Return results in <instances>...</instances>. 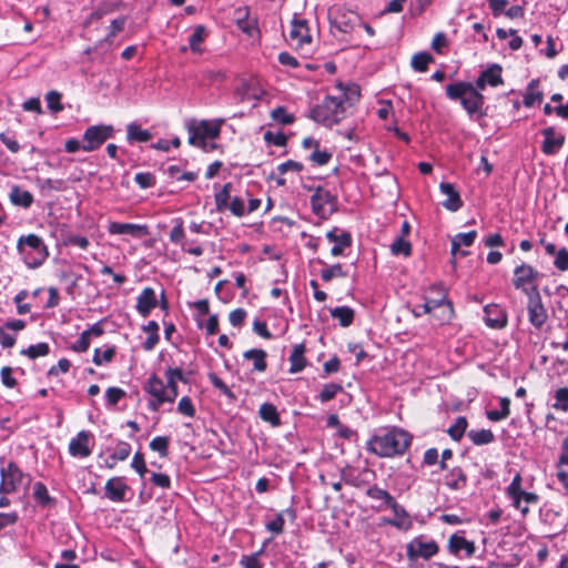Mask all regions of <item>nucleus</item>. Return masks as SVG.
<instances>
[{
  "mask_svg": "<svg viewBox=\"0 0 568 568\" xmlns=\"http://www.w3.org/2000/svg\"><path fill=\"white\" fill-rule=\"evenodd\" d=\"M486 85L489 84L479 74L475 84L466 81L448 83L445 92L449 100L460 102L470 119L479 120L487 115L484 110L485 97L480 92Z\"/></svg>",
  "mask_w": 568,
  "mask_h": 568,
  "instance_id": "f257e3e1",
  "label": "nucleus"
},
{
  "mask_svg": "<svg viewBox=\"0 0 568 568\" xmlns=\"http://www.w3.org/2000/svg\"><path fill=\"white\" fill-rule=\"evenodd\" d=\"M413 436L403 428L393 427L374 435L367 442V450L379 457L402 456L412 444Z\"/></svg>",
  "mask_w": 568,
  "mask_h": 568,
  "instance_id": "f03ea898",
  "label": "nucleus"
},
{
  "mask_svg": "<svg viewBox=\"0 0 568 568\" xmlns=\"http://www.w3.org/2000/svg\"><path fill=\"white\" fill-rule=\"evenodd\" d=\"M17 250L29 268L40 267L49 256L43 240L36 234L22 235L17 243Z\"/></svg>",
  "mask_w": 568,
  "mask_h": 568,
  "instance_id": "7ed1b4c3",
  "label": "nucleus"
},
{
  "mask_svg": "<svg viewBox=\"0 0 568 568\" xmlns=\"http://www.w3.org/2000/svg\"><path fill=\"white\" fill-rule=\"evenodd\" d=\"M344 113V101L338 98L327 95L322 103L311 109L310 118L322 125L331 128L343 120Z\"/></svg>",
  "mask_w": 568,
  "mask_h": 568,
  "instance_id": "20e7f679",
  "label": "nucleus"
},
{
  "mask_svg": "<svg viewBox=\"0 0 568 568\" xmlns=\"http://www.w3.org/2000/svg\"><path fill=\"white\" fill-rule=\"evenodd\" d=\"M224 120L207 121L202 120L197 125H189V143L191 145L200 146L204 152H207L209 139H217L221 133V125Z\"/></svg>",
  "mask_w": 568,
  "mask_h": 568,
  "instance_id": "39448f33",
  "label": "nucleus"
},
{
  "mask_svg": "<svg viewBox=\"0 0 568 568\" xmlns=\"http://www.w3.org/2000/svg\"><path fill=\"white\" fill-rule=\"evenodd\" d=\"M312 211L321 219H327L337 211V196L322 186H317L311 196Z\"/></svg>",
  "mask_w": 568,
  "mask_h": 568,
  "instance_id": "423d86ee",
  "label": "nucleus"
},
{
  "mask_svg": "<svg viewBox=\"0 0 568 568\" xmlns=\"http://www.w3.org/2000/svg\"><path fill=\"white\" fill-rule=\"evenodd\" d=\"M527 312L529 323L535 329L541 331L548 320L547 310L545 308L539 290L534 286L527 292Z\"/></svg>",
  "mask_w": 568,
  "mask_h": 568,
  "instance_id": "0eeeda50",
  "label": "nucleus"
},
{
  "mask_svg": "<svg viewBox=\"0 0 568 568\" xmlns=\"http://www.w3.org/2000/svg\"><path fill=\"white\" fill-rule=\"evenodd\" d=\"M114 129L112 125L99 124L89 126L83 133L82 150L92 152L100 148L108 139L112 138Z\"/></svg>",
  "mask_w": 568,
  "mask_h": 568,
  "instance_id": "6e6552de",
  "label": "nucleus"
},
{
  "mask_svg": "<svg viewBox=\"0 0 568 568\" xmlns=\"http://www.w3.org/2000/svg\"><path fill=\"white\" fill-rule=\"evenodd\" d=\"M541 274L530 264L521 263L514 270L513 285L516 290L523 291L527 296V292L534 286H537V281Z\"/></svg>",
  "mask_w": 568,
  "mask_h": 568,
  "instance_id": "1a4fd4ad",
  "label": "nucleus"
},
{
  "mask_svg": "<svg viewBox=\"0 0 568 568\" xmlns=\"http://www.w3.org/2000/svg\"><path fill=\"white\" fill-rule=\"evenodd\" d=\"M438 551L437 542L435 540L424 541L423 536L415 537L406 545V556L409 561H416L418 558L428 560Z\"/></svg>",
  "mask_w": 568,
  "mask_h": 568,
  "instance_id": "9d476101",
  "label": "nucleus"
},
{
  "mask_svg": "<svg viewBox=\"0 0 568 568\" xmlns=\"http://www.w3.org/2000/svg\"><path fill=\"white\" fill-rule=\"evenodd\" d=\"M544 136V141L541 144V151L546 155H554L559 152V150L565 144L566 138L561 133H557L554 126H547L540 132Z\"/></svg>",
  "mask_w": 568,
  "mask_h": 568,
  "instance_id": "9b49d317",
  "label": "nucleus"
},
{
  "mask_svg": "<svg viewBox=\"0 0 568 568\" xmlns=\"http://www.w3.org/2000/svg\"><path fill=\"white\" fill-rule=\"evenodd\" d=\"M93 435L89 430H81L69 443V453L73 457L85 458L92 453L89 442Z\"/></svg>",
  "mask_w": 568,
  "mask_h": 568,
  "instance_id": "f8f14e48",
  "label": "nucleus"
},
{
  "mask_svg": "<svg viewBox=\"0 0 568 568\" xmlns=\"http://www.w3.org/2000/svg\"><path fill=\"white\" fill-rule=\"evenodd\" d=\"M484 322L490 328H504L507 325V313L498 304H488L484 307Z\"/></svg>",
  "mask_w": 568,
  "mask_h": 568,
  "instance_id": "ddd939ff",
  "label": "nucleus"
},
{
  "mask_svg": "<svg viewBox=\"0 0 568 568\" xmlns=\"http://www.w3.org/2000/svg\"><path fill=\"white\" fill-rule=\"evenodd\" d=\"M1 470L6 473V479L10 484L9 486H12L16 490L22 485L28 487L31 483V477L24 474L14 462H9Z\"/></svg>",
  "mask_w": 568,
  "mask_h": 568,
  "instance_id": "4468645a",
  "label": "nucleus"
},
{
  "mask_svg": "<svg viewBox=\"0 0 568 568\" xmlns=\"http://www.w3.org/2000/svg\"><path fill=\"white\" fill-rule=\"evenodd\" d=\"M326 239L334 243V246L331 250V254L333 256H338L343 254V251L346 247H349L352 245V235L347 231H342L338 233V229L334 227L333 230L328 231L326 233Z\"/></svg>",
  "mask_w": 568,
  "mask_h": 568,
  "instance_id": "2eb2a0df",
  "label": "nucleus"
},
{
  "mask_svg": "<svg viewBox=\"0 0 568 568\" xmlns=\"http://www.w3.org/2000/svg\"><path fill=\"white\" fill-rule=\"evenodd\" d=\"M104 489L106 498L120 503L125 500V494L130 488L123 477H112L106 481Z\"/></svg>",
  "mask_w": 568,
  "mask_h": 568,
  "instance_id": "dca6fc26",
  "label": "nucleus"
},
{
  "mask_svg": "<svg viewBox=\"0 0 568 568\" xmlns=\"http://www.w3.org/2000/svg\"><path fill=\"white\" fill-rule=\"evenodd\" d=\"M439 190L443 194L447 196V199L442 202V205L446 210L450 212H457L463 206L464 202L454 184L448 182H442L439 184Z\"/></svg>",
  "mask_w": 568,
  "mask_h": 568,
  "instance_id": "f3484780",
  "label": "nucleus"
},
{
  "mask_svg": "<svg viewBox=\"0 0 568 568\" xmlns=\"http://www.w3.org/2000/svg\"><path fill=\"white\" fill-rule=\"evenodd\" d=\"M358 20V16L352 11H345L343 9H337L334 11L333 18H331V23L337 30L342 32H351L355 26V22Z\"/></svg>",
  "mask_w": 568,
  "mask_h": 568,
  "instance_id": "a211bd4d",
  "label": "nucleus"
},
{
  "mask_svg": "<svg viewBox=\"0 0 568 568\" xmlns=\"http://www.w3.org/2000/svg\"><path fill=\"white\" fill-rule=\"evenodd\" d=\"M158 305L155 291L152 287H145L136 297V311L143 317L150 315L151 311Z\"/></svg>",
  "mask_w": 568,
  "mask_h": 568,
  "instance_id": "6ab92c4d",
  "label": "nucleus"
},
{
  "mask_svg": "<svg viewBox=\"0 0 568 568\" xmlns=\"http://www.w3.org/2000/svg\"><path fill=\"white\" fill-rule=\"evenodd\" d=\"M292 29L290 38L297 42V45L302 47L305 43H311L312 37L310 34L308 24L305 19H297L296 16L292 20Z\"/></svg>",
  "mask_w": 568,
  "mask_h": 568,
  "instance_id": "aec40b11",
  "label": "nucleus"
},
{
  "mask_svg": "<svg viewBox=\"0 0 568 568\" xmlns=\"http://www.w3.org/2000/svg\"><path fill=\"white\" fill-rule=\"evenodd\" d=\"M9 200L14 206L29 209L34 202V197L31 192L23 190L21 186L14 184L11 186L9 193Z\"/></svg>",
  "mask_w": 568,
  "mask_h": 568,
  "instance_id": "412c9836",
  "label": "nucleus"
},
{
  "mask_svg": "<svg viewBox=\"0 0 568 568\" xmlns=\"http://www.w3.org/2000/svg\"><path fill=\"white\" fill-rule=\"evenodd\" d=\"M366 495L369 498L379 501V504L374 507L376 510H382L385 507L389 508L390 505L396 501V499L387 490L378 487L377 485L368 487Z\"/></svg>",
  "mask_w": 568,
  "mask_h": 568,
  "instance_id": "4be33fe9",
  "label": "nucleus"
},
{
  "mask_svg": "<svg viewBox=\"0 0 568 568\" xmlns=\"http://www.w3.org/2000/svg\"><path fill=\"white\" fill-rule=\"evenodd\" d=\"M32 496L41 508H51L54 507L57 504V500L52 496H50L48 488L41 481H37L33 484Z\"/></svg>",
  "mask_w": 568,
  "mask_h": 568,
  "instance_id": "5701e85b",
  "label": "nucleus"
},
{
  "mask_svg": "<svg viewBox=\"0 0 568 568\" xmlns=\"http://www.w3.org/2000/svg\"><path fill=\"white\" fill-rule=\"evenodd\" d=\"M433 290H438L440 296L438 298H426L424 304L416 305L413 311L416 317L429 314L433 310H436L444 303V296L446 295L444 290L440 286H433Z\"/></svg>",
  "mask_w": 568,
  "mask_h": 568,
  "instance_id": "b1692460",
  "label": "nucleus"
},
{
  "mask_svg": "<svg viewBox=\"0 0 568 568\" xmlns=\"http://www.w3.org/2000/svg\"><path fill=\"white\" fill-rule=\"evenodd\" d=\"M305 349L306 348L303 343L294 345L293 351L290 355V362H291L290 373L295 374L305 368V366H306V358L304 356Z\"/></svg>",
  "mask_w": 568,
  "mask_h": 568,
  "instance_id": "393cba45",
  "label": "nucleus"
},
{
  "mask_svg": "<svg viewBox=\"0 0 568 568\" xmlns=\"http://www.w3.org/2000/svg\"><path fill=\"white\" fill-rule=\"evenodd\" d=\"M448 549L454 555H457L462 549H465L467 556L470 557L475 552V544L473 541H468L464 537L452 535L448 540Z\"/></svg>",
  "mask_w": 568,
  "mask_h": 568,
  "instance_id": "a878e982",
  "label": "nucleus"
},
{
  "mask_svg": "<svg viewBox=\"0 0 568 568\" xmlns=\"http://www.w3.org/2000/svg\"><path fill=\"white\" fill-rule=\"evenodd\" d=\"M329 314L337 320L342 327H348L355 318V311L349 306H337L329 310Z\"/></svg>",
  "mask_w": 568,
  "mask_h": 568,
  "instance_id": "bb28decb",
  "label": "nucleus"
},
{
  "mask_svg": "<svg viewBox=\"0 0 568 568\" xmlns=\"http://www.w3.org/2000/svg\"><path fill=\"white\" fill-rule=\"evenodd\" d=\"M244 358L247 361H253L254 371L264 372L267 367L266 363V352L260 348H252L246 351L243 354Z\"/></svg>",
  "mask_w": 568,
  "mask_h": 568,
  "instance_id": "cd10ccee",
  "label": "nucleus"
},
{
  "mask_svg": "<svg viewBox=\"0 0 568 568\" xmlns=\"http://www.w3.org/2000/svg\"><path fill=\"white\" fill-rule=\"evenodd\" d=\"M446 479V485L454 490L463 489L467 484V476L460 467L453 468Z\"/></svg>",
  "mask_w": 568,
  "mask_h": 568,
  "instance_id": "c85d7f7f",
  "label": "nucleus"
},
{
  "mask_svg": "<svg viewBox=\"0 0 568 568\" xmlns=\"http://www.w3.org/2000/svg\"><path fill=\"white\" fill-rule=\"evenodd\" d=\"M503 68L498 63H493L488 65L486 70H484L480 75L484 78V80L490 85V87H498L503 84V77H501Z\"/></svg>",
  "mask_w": 568,
  "mask_h": 568,
  "instance_id": "c756f323",
  "label": "nucleus"
},
{
  "mask_svg": "<svg viewBox=\"0 0 568 568\" xmlns=\"http://www.w3.org/2000/svg\"><path fill=\"white\" fill-rule=\"evenodd\" d=\"M143 227L138 224L132 223H120V222H112L109 225V232L111 234H119V235H133L138 236L142 232Z\"/></svg>",
  "mask_w": 568,
  "mask_h": 568,
  "instance_id": "7c9ffc66",
  "label": "nucleus"
},
{
  "mask_svg": "<svg viewBox=\"0 0 568 568\" xmlns=\"http://www.w3.org/2000/svg\"><path fill=\"white\" fill-rule=\"evenodd\" d=\"M144 390L152 397H168L165 385L161 378L153 374L145 383Z\"/></svg>",
  "mask_w": 568,
  "mask_h": 568,
  "instance_id": "2f4dec72",
  "label": "nucleus"
},
{
  "mask_svg": "<svg viewBox=\"0 0 568 568\" xmlns=\"http://www.w3.org/2000/svg\"><path fill=\"white\" fill-rule=\"evenodd\" d=\"M467 436L476 446L488 445L495 440V435L490 429H471Z\"/></svg>",
  "mask_w": 568,
  "mask_h": 568,
  "instance_id": "473e14b6",
  "label": "nucleus"
},
{
  "mask_svg": "<svg viewBox=\"0 0 568 568\" xmlns=\"http://www.w3.org/2000/svg\"><path fill=\"white\" fill-rule=\"evenodd\" d=\"M258 415L264 422L270 423L272 426L281 425V418L277 413V409H276L275 405H273L271 403L262 404L260 406Z\"/></svg>",
  "mask_w": 568,
  "mask_h": 568,
  "instance_id": "72a5a7b5",
  "label": "nucleus"
},
{
  "mask_svg": "<svg viewBox=\"0 0 568 568\" xmlns=\"http://www.w3.org/2000/svg\"><path fill=\"white\" fill-rule=\"evenodd\" d=\"M126 132H128L126 138L130 143L148 142L152 139V134L150 131L141 129V126L135 123H130L126 126Z\"/></svg>",
  "mask_w": 568,
  "mask_h": 568,
  "instance_id": "f704fd0d",
  "label": "nucleus"
},
{
  "mask_svg": "<svg viewBox=\"0 0 568 568\" xmlns=\"http://www.w3.org/2000/svg\"><path fill=\"white\" fill-rule=\"evenodd\" d=\"M119 8L118 3L113 2H102L99 7L92 11L85 20V24H91L98 20H100L105 14L114 12Z\"/></svg>",
  "mask_w": 568,
  "mask_h": 568,
  "instance_id": "c9c22d12",
  "label": "nucleus"
},
{
  "mask_svg": "<svg viewBox=\"0 0 568 568\" xmlns=\"http://www.w3.org/2000/svg\"><path fill=\"white\" fill-rule=\"evenodd\" d=\"M271 541L270 539H266L263 542V546L260 550L252 555H243L240 564L243 568H262V562L260 560V557L264 554L266 545Z\"/></svg>",
  "mask_w": 568,
  "mask_h": 568,
  "instance_id": "e433bc0d",
  "label": "nucleus"
},
{
  "mask_svg": "<svg viewBox=\"0 0 568 568\" xmlns=\"http://www.w3.org/2000/svg\"><path fill=\"white\" fill-rule=\"evenodd\" d=\"M524 490L521 489V476L517 474L510 485L507 487V495L513 500V505L515 508H519L520 505V494Z\"/></svg>",
  "mask_w": 568,
  "mask_h": 568,
  "instance_id": "4c0bfd02",
  "label": "nucleus"
},
{
  "mask_svg": "<svg viewBox=\"0 0 568 568\" xmlns=\"http://www.w3.org/2000/svg\"><path fill=\"white\" fill-rule=\"evenodd\" d=\"M50 353L49 344L47 343H38L34 345H30L28 348H23L20 351L21 355L28 356L30 359H36L40 356H47Z\"/></svg>",
  "mask_w": 568,
  "mask_h": 568,
  "instance_id": "58836bf2",
  "label": "nucleus"
},
{
  "mask_svg": "<svg viewBox=\"0 0 568 568\" xmlns=\"http://www.w3.org/2000/svg\"><path fill=\"white\" fill-rule=\"evenodd\" d=\"M467 426L468 422L466 417L458 416L455 419V423L448 428L447 433L452 439L460 440L467 429Z\"/></svg>",
  "mask_w": 568,
  "mask_h": 568,
  "instance_id": "ea45409f",
  "label": "nucleus"
},
{
  "mask_svg": "<svg viewBox=\"0 0 568 568\" xmlns=\"http://www.w3.org/2000/svg\"><path fill=\"white\" fill-rule=\"evenodd\" d=\"M206 34V29L204 26L199 24L194 28L193 33L189 38V45L192 52L200 53V44L203 42Z\"/></svg>",
  "mask_w": 568,
  "mask_h": 568,
  "instance_id": "a19ab883",
  "label": "nucleus"
},
{
  "mask_svg": "<svg viewBox=\"0 0 568 568\" xmlns=\"http://www.w3.org/2000/svg\"><path fill=\"white\" fill-rule=\"evenodd\" d=\"M434 58L428 52H418L412 58V68L417 72H425Z\"/></svg>",
  "mask_w": 568,
  "mask_h": 568,
  "instance_id": "79ce46f5",
  "label": "nucleus"
},
{
  "mask_svg": "<svg viewBox=\"0 0 568 568\" xmlns=\"http://www.w3.org/2000/svg\"><path fill=\"white\" fill-rule=\"evenodd\" d=\"M339 88L343 89V98H339V99L344 101L345 108H346V104L348 106H352L356 101L359 100L361 90H359L358 85L349 84L346 88H343L342 84H339Z\"/></svg>",
  "mask_w": 568,
  "mask_h": 568,
  "instance_id": "37998d69",
  "label": "nucleus"
},
{
  "mask_svg": "<svg viewBox=\"0 0 568 568\" xmlns=\"http://www.w3.org/2000/svg\"><path fill=\"white\" fill-rule=\"evenodd\" d=\"M390 252L394 255L409 256L412 254V245L403 236H397L390 245Z\"/></svg>",
  "mask_w": 568,
  "mask_h": 568,
  "instance_id": "c03bdc74",
  "label": "nucleus"
},
{
  "mask_svg": "<svg viewBox=\"0 0 568 568\" xmlns=\"http://www.w3.org/2000/svg\"><path fill=\"white\" fill-rule=\"evenodd\" d=\"M343 392V386L336 383L325 384L318 394V399L322 403L332 400L338 393Z\"/></svg>",
  "mask_w": 568,
  "mask_h": 568,
  "instance_id": "a18cd8bd",
  "label": "nucleus"
},
{
  "mask_svg": "<svg viewBox=\"0 0 568 568\" xmlns=\"http://www.w3.org/2000/svg\"><path fill=\"white\" fill-rule=\"evenodd\" d=\"M348 274L343 266L337 263L321 271V277L324 282H331L334 277H346Z\"/></svg>",
  "mask_w": 568,
  "mask_h": 568,
  "instance_id": "49530a36",
  "label": "nucleus"
},
{
  "mask_svg": "<svg viewBox=\"0 0 568 568\" xmlns=\"http://www.w3.org/2000/svg\"><path fill=\"white\" fill-rule=\"evenodd\" d=\"M237 27L243 32H251L254 27V22L248 19L247 8H239L235 12Z\"/></svg>",
  "mask_w": 568,
  "mask_h": 568,
  "instance_id": "de8ad7c7",
  "label": "nucleus"
},
{
  "mask_svg": "<svg viewBox=\"0 0 568 568\" xmlns=\"http://www.w3.org/2000/svg\"><path fill=\"white\" fill-rule=\"evenodd\" d=\"M555 403L552 408L556 410L567 412L568 410V387H560L555 392Z\"/></svg>",
  "mask_w": 568,
  "mask_h": 568,
  "instance_id": "09e8293b",
  "label": "nucleus"
},
{
  "mask_svg": "<svg viewBox=\"0 0 568 568\" xmlns=\"http://www.w3.org/2000/svg\"><path fill=\"white\" fill-rule=\"evenodd\" d=\"M169 437L158 436L150 442V448L153 452H158L161 457H166L169 455Z\"/></svg>",
  "mask_w": 568,
  "mask_h": 568,
  "instance_id": "8fccbe9b",
  "label": "nucleus"
},
{
  "mask_svg": "<svg viewBox=\"0 0 568 568\" xmlns=\"http://www.w3.org/2000/svg\"><path fill=\"white\" fill-rule=\"evenodd\" d=\"M207 377L212 385L215 388H217L223 395H225L229 399L234 400L236 398L235 394L231 390V388L215 373H209Z\"/></svg>",
  "mask_w": 568,
  "mask_h": 568,
  "instance_id": "3c124183",
  "label": "nucleus"
},
{
  "mask_svg": "<svg viewBox=\"0 0 568 568\" xmlns=\"http://www.w3.org/2000/svg\"><path fill=\"white\" fill-rule=\"evenodd\" d=\"M45 101L48 109L52 113H59L63 110V105L61 104V93L58 91H49L45 95Z\"/></svg>",
  "mask_w": 568,
  "mask_h": 568,
  "instance_id": "603ef678",
  "label": "nucleus"
},
{
  "mask_svg": "<svg viewBox=\"0 0 568 568\" xmlns=\"http://www.w3.org/2000/svg\"><path fill=\"white\" fill-rule=\"evenodd\" d=\"M114 355H115L114 346H110L106 349H104L103 352H101L100 348H95L92 361L95 365L100 366L103 363L111 362L112 358L114 357Z\"/></svg>",
  "mask_w": 568,
  "mask_h": 568,
  "instance_id": "864d4df0",
  "label": "nucleus"
},
{
  "mask_svg": "<svg viewBox=\"0 0 568 568\" xmlns=\"http://www.w3.org/2000/svg\"><path fill=\"white\" fill-rule=\"evenodd\" d=\"M125 396L126 393L122 388L115 386L109 387L105 390L106 405L113 407Z\"/></svg>",
  "mask_w": 568,
  "mask_h": 568,
  "instance_id": "5fc2aeb1",
  "label": "nucleus"
},
{
  "mask_svg": "<svg viewBox=\"0 0 568 568\" xmlns=\"http://www.w3.org/2000/svg\"><path fill=\"white\" fill-rule=\"evenodd\" d=\"M440 312L437 314V317L442 323H448L454 316L453 303L447 300V296H444V303L442 306L437 307Z\"/></svg>",
  "mask_w": 568,
  "mask_h": 568,
  "instance_id": "6e6d98bb",
  "label": "nucleus"
},
{
  "mask_svg": "<svg viewBox=\"0 0 568 568\" xmlns=\"http://www.w3.org/2000/svg\"><path fill=\"white\" fill-rule=\"evenodd\" d=\"M271 116L274 121L283 125L292 124L294 122V115L288 114L284 106L275 108L272 111Z\"/></svg>",
  "mask_w": 568,
  "mask_h": 568,
  "instance_id": "4d7b16f0",
  "label": "nucleus"
},
{
  "mask_svg": "<svg viewBox=\"0 0 568 568\" xmlns=\"http://www.w3.org/2000/svg\"><path fill=\"white\" fill-rule=\"evenodd\" d=\"M165 377H166L165 389H166V394H168V399H169V403H173L179 395L178 379L170 375L169 368L165 372Z\"/></svg>",
  "mask_w": 568,
  "mask_h": 568,
  "instance_id": "13d9d810",
  "label": "nucleus"
},
{
  "mask_svg": "<svg viewBox=\"0 0 568 568\" xmlns=\"http://www.w3.org/2000/svg\"><path fill=\"white\" fill-rule=\"evenodd\" d=\"M284 525L285 519L283 517V513H278L274 519L265 524V528L275 535H280L284 531Z\"/></svg>",
  "mask_w": 568,
  "mask_h": 568,
  "instance_id": "bf43d9fd",
  "label": "nucleus"
},
{
  "mask_svg": "<svg viewBox=\"0 0 568 568\" xmlns=\"http://www.w3.org/2000/svg\"><path fill=\"white\" fill-rule=\"evenodd\" d=\"M134 181L141 189H149L155 184V176L150 172H139L135 174Z\"/></svg>",
  "mask_w": 568,
  "mask_h": 568,
  "instance_id": "052dcab7",
  "label": "nucleus"
},
{
  "mask_svg": "<svg viewBox=\"0 0 568 568\" xmlns=\"http://www.w3.org/2000/svg\"><path fill=\"white\" fill-rule=\"evenodd\" d=\"M178 412L187 417L195 416V407L192 403V399L189 396H184L180 399L178 404Z\"/></svg>",
  "mask_w": 568,
  "mask_h": 568,
  "instance_id": "680f3d73",
  "label": "nucleus"
},
{
  "mask_svg": "<svg viewBox=\"0 0 568 568\" xmlns=\"http://www.w3.org/2000/svg\"><path fill=\"white\" fill-rule=\"evenodd\" d=\"M131 454V445L125 442H119L115 452L110 456L111 460H125Z\"/></svg>",
  "mask_w": 568,
  "mask_h": 568,
  "instance_id": "e2e57ef3",
  "label": "nucleus"
},
{
  "mask_svg": "<svg viewBox=\"0 0 568 568\" xmlns=\"http://www.w3.org/2000/svg\"><path fill=\"white\" fill-rule=\"evenodd\" d=\"M264 140L268 144L284 146L286 145L287 136L283 132L273 133L272 131H266L264 133Z\"/></svg>",
  "mask_w": 568,
  "mask_h": 568,
  "instance_id": "0e129e2a",
  "label": "nucleus"
},
{
  "mask_svg": "<svg viewBox=\"0 0 568 568\" xmlns=\"http://www.w3.org/2000/svg\"><path fill=\"white\" fill-rule=\"evenodd\" d=\"M184 229H183V222L182 220H176V224L173 226V229L170 232V241L175 244L184 245Z\"/></svg>",
  "mask_w": 568,
  "mask_h": 568,
  "instance_id": "69168bd1",
  "label": "nucleus"
},
{
  "mask_svg": "<svg viewBox=\"0 0 568 568\" xmlns=\"http://www.w3.org/2000/svg\"><path fill=\"white\" fill-rule=\"evenodd\" d=\"M554 265L561 272L568 271V250L566 247L557 252Z\"/></svg>",
  "mask_w": 568,
  "mask_h": 568,
  "instance_id": "338daca9",
  "label": "nucleus"
},
{
  "mask_svg": "<svg viewBox=\"0 0 568 568\" xmlns=\"http://www.w3.org/2000/svg\"><path fill=\"white\" fill-rule=\"evenodd\" d=\"M560 450L561 453L556 462V468L568 466V436L562 439Z\"/></svg>",
  "mask_w": 568,
  "mask_h": 568,
  "instance_id": "774afa93",
  "label": "nucleus"
}]
</instances>
